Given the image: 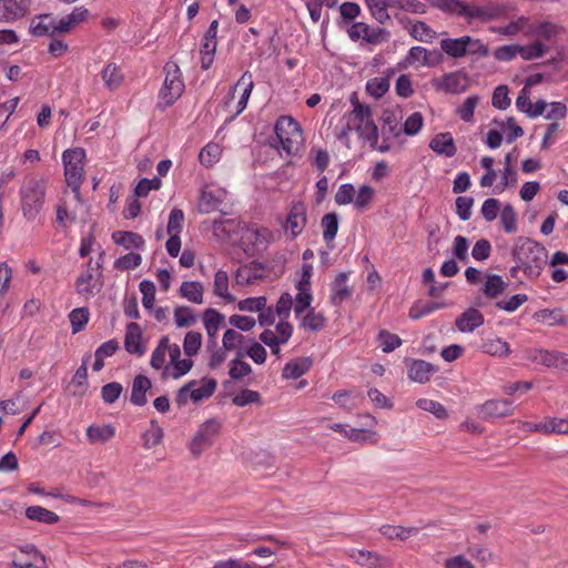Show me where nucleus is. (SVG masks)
<instances>
[{"mask_svg": "<svg viewBox=\"0 0 568 568\" xmlns=\"http://www.w3.org/2000/svg\"><path fill=\"white\" fill-rule=\"evenodd\" d=\"M174 321L176 327H190L197 321L196 315L190 306H176L174 308Z\"/></svg>", "mask_w": 568, "mask_h": 568, "instance_id": "nucleus-46", "label": "nucleus"}, {"mask_svg": "<svg viewBox=\"0 0 568 568\" xmlns=\"http://www.w3.org/2000/svg\"><path fill=\"white\" fill-rule=\"evenodd\" d=\"M124 348L128 353L138 356H142L145 353V346L142 342V329L135 322H131L126 325Z\"/></svg>", "mask_w": 568, "mask_h": 568, "instance_id": "nucleus-18", "label": "nucleus"}, {"mask_svg": "<svg viewBox=\"0 0 568 568\" xmlns=\"http://www.w3.org/2000/svg\"><path fill=\"white\" fill-rule=\"evenodd\" d=\"M262 270L263 265L258 262H253L251 265H242L240 266L234 275L235 283L237 285L244 286L250 284H255L258 280L262 278V275L254 272L253 268Z\"/></svg>", "mask_w": 568, "mask_h": 568, "instance_id": "nucleus-31", "label": "nucleus"}, {"mask_svg": "<svg viewBox=\"0 0 568 568\" xmlns=\"http://www.w3.org/2000/svg\"><path fill=\"white\" fill-rule=\"evenodd\" d=\"M112 240L115 244L123 246L125 250H139L144 246L143 237L135 232L116 231L112 234Z\"/></svg>", "mask_w": 568, "mask_h": 568, "instance_id": "nucleus-33", "label": "nucleus"}, {"mask_svg": "<svg viewBox=\"0 0 568 568\" xmlns=\"http://www.w3.org/2000/svg\"><path fill=\"white\" fill-rule=\"evenodd\" d=\"M378 341L384 353H390L402 345V338L385 329L378 333Z\"/></svg>", "mask_w": 568, "mask_h": 568, "instance_id": "nucleus-63", "label": "nucleus"}, {"mask_svg": "<svg viewBox=\"0 0 568 568\" xmlns=\"http://www.w3.org/2000/svg\"><path fill=\"white\" fill-rule=\"evenodd\" d=\"M102 254L100 258L95 262V273H92L90 270L81 273L75 281V288L80 295L94 296L102 288V282L100 278L102 277Z\"/></svg>", "mask_w": 568, "mask_h": 568, "instance_id": "nucleus-11", "label": "nucleus"}, {"mask_svg": "<svg viewBox=\"0 0 568 568\" xmlns=\"http://www.w3.org/2000/svg\"><path fill=\"white\" fill-rule=\"evenodd\" d=\"M445 306L446 303L444 302H416L409 308L408 315L412 320H419L437 310L444 308Z\"/></svg>", "mask_w": 568, "mask_h": 568, "instance_id": "nucleus-44", "label": "nucleus"}, {"mask_svg": "<svg viewBox=\"0 0 568 568\" xmlns=\"http://www.w3.org/2000/svg\"><path fill=\"white\" fill-rule=\"evenodd\" d=\"M243 85V92L241 94V98L240 100L237 101V110L235 112V114L233 115L236 116L239 114H241L247 106V102H248V99H250V95L252 93V90L254 88V82H253V79H252V73L250 71H245L242 77L239 79V81L236 82V84L234 85L233 90H235L237 87H241Z\"/></svg>", "mask_w": 568, "mask_h": 568, "instance_id": "nucleus-32", "label": "nucleus"}, {"mask_svg": "<svg viewBox=\"0 0 568 568\" xmlns=\"http://www.w3.org/2000/svg\"><path fill=\"white\" fill-rule=\"evenodd\" d=\"M566 29L564 26L555 23L550 20H542L537 23H534L530 27V33L536 37L539 41L546 40V41H552L557 37L565 33Z\"/></svg>", "mask_w": 568, "mask_h": 568, "instance_id": "nucleus-19", "label": "nucleus"}, {"mask_svg": "<svg viewBox=\"0 0 568 568\" xmlns=\"http://www.w3.org/2000/svg\"><path fill=\"white\" fill-rule=\"evenodd\" d=\"M349 556L356 564L366 568H388L392 566V560L389 558L369 550L353 549Z\"/></svg>", "mask_w": 568, "mask_h": 568, "instance_id": "nucleus-17", "label": "nucleus"}, {"mask_svg": "<svg viewBox=\"0 0 568 568\" xmlns=\"http://www.w3.org/2000/svg\"><path fill=\"white\" fill-rule=\"evenodd\" d=\"M469 36L447 38L440 41V49L452 58H463L468 53Z\"/></svg>", "mask_w": 568, "mask_h": 568, "instance_id": "nucleus-24", "label": "nucleus"}, {"mask_svg": "<svg viewBox=\"0 0 568 568\" xmlns=\"http://www.w3.org/2000/svg\"><path fill=\"white\" fill-rule=\"evenodd\" d=\"M214 294L224 298L226 302L232 303L235 297L229 293V275L223 270L216 271L214 275Z\"/></svg>", "mask_w": 568, "mask_h": 568, "instance_id": "nucleus-41", "label": "nucleus"}, {"mask_svg": "<svg viewBox=\"0 0 568 568\" xmlns=\"http://www.w3.org/2000/svg\"><path fill=\"white\" fill-rule=\"evenodd\" d=\"M366 90L372 97L379 99L389 90V80L385 77L373 78L367 81Z\"/></svg>", "mask_w": 568, "mask_h": 568, "instance_id": "nucleus-58", "label": "nucleus"}, {"mask_svg": "<svg viewBox=\"0 0 568 568\" xmlns=\"http://www.w3.org/2000/svg\"><path fill=\"white\" fill-rule=\"evenodd\" d=\"M514 412L513 402L509 399H490L486 400L478 409V415L483 419H491L497 417H506Z\"/></svg>", "mask_w": 568, "mask_h": 568, "instance_id": "nucleus-15", "label": "nucleus"}, {"mask_svg": "<svg viewBox=\"0 0 568 568\" xmlns=\"http://www.w3.org/2000/svg\"><path fill=\"white\" fill-rule=\"evenodd\" d=\"M439 53L437 51L430 53L423 47H413L409 49L406 61L413 63L415 61H423L425 65H435L438 62Z\"/></svg>", "mask_w": 568, "mask_h": 568, "instance_id": "nucleus-38", "label": "nucleus"}, {"mask_svg": "<svg viewBox=\"0 0 568 568\" xmlns=\"http://www.w3.org/2000/svg\"><path fill=\"white\" fill-rule=\"evenodd\" d=\"M506 285L500 275L488 274L481 290L487 297L497 298L504 293Z\"/></svg>", "mask_w": 568, "mask_h": 568, "instance_id": "nucleus-40", "label": "nucleus"}, {"mask_svg": "<svg viewBox=\"0 0 568 568\" xmlns=\"http://www.w3.org/2000/svg\"><path fill=\"white\" fill-rule=\"evenodd\" d=\"M428 146L438 155H444L446 158H453L457 148L455 141L453 139L452 133L442 132L437 133L429 142Z\"/></svg>", "mask_w": 568, "mask_h": 568, "instance_id": "nucleus-21", "label": "nucleus"}, {"mask_svg": "<svg viewBox=\"0 0 568 568\" xmlns=\"http://www.w3.org/2000/svg\"><path fill=\"white\" fill-rule=\"evenodd\" d=\"M481 351L490 356L505 357L509 355L510 346L505 339L495 336L483 342Z\"/></svg>", "mask_w": 568, "mask_h": 568, "instance_id": "nucleus-34", "label": "nucleus"}, {"mask_svg": "<svg viewBox=\"0 0 568 568\" xmlns=\"http://www.w3.org/2000/svg\"><path fill=\"white\" fill-rule=\"evenodd\" d=\"M203 284L197 281H184L180 286L181 296L194 304L203 303Z\"/></svg>", "mask_w": 568, "mask_h": 568, "instance_id": "nucleus-35", "label": "nucleus"}, {"mask_svg": "<svg viewBox=\"0 0 568 568\" xmlns=\"http://www.w3.org/2000/svg\"><path fill=\"white\" fill-rule=\"evenodd\" d=\"M246 237L254 245H267L274 241V233L268 227L253 226L247 229Z\"/></svg>", "mask_w": 568, "mask_h": 568, "instance_id": "nucleus-42", "label": "nucleus"}, {"mask_svg": "<svg viewBox=\"0 0 568 568\" xmlns=\"http://www.w3.org/2000/svg\"><path fill=\"white\" fill-rule=\"evenodd\" d=\"M202 345V335L199 332L190 331L185 334L183 349L186 356L191 357L199 353Z\"/></svg>", "mask_w": 568, "mask_h": 568, "instance_id": "nucleus-55", "label": "nucleus"}, {"mask_svg": "<svg viewBox=\"0 0 568 568\" xmlns=\"http://www.w3.org/2000/svg\"><path fill=\"white\" fill-rule=\"evenodd\" d=\"M348 274L341 272L331 284V303L335 306L341 305L351 297L352 292L347 285Z\"/></svg>", "mask_w": 568, "mask_h": 568, "instance_id": "nucleus-23", "label": "nucleus"}, {"mask_svg": "<svg viewBox=\"0 0 568 568\" xmlns=\"http://www.w3.org/2000/svg\"><path fill=\"white\" fill-rule=\"evenodd\" d=\"M356 132L359 138L369 142L372 148H376L378 142V128L372 119V110L368 106L367 116L356 122Z\"/></svg>", "mask_w": 568, "mask_h": 568, "instance_id": "nucleus-25", "label": "nucleus"}, {"mask_svg": "<svg viewBox=\"0 0 568 568\" xmlns=\"http://www.w3.org/2000/svg\"><path fill=\"white\" fill-rule=\"evenodd\" d=\"M500 224L506 233L517 231V214L510 204L504 206L500 214Z\"/></svg>", "mask_w": 568, "mask_h": 568, "instance_id": "nucleus-59", "label": "nucleus"}, {"mask_svg": "<svg viewBox=\"0 0 568 568\" xmlns=\"http://www.w3.org/2000/svg\"><path fill=\"white\" fill-rule=\"evenodd\" d=\"M169 348V337L163 336L160 338L158 346L152 352L150 365L155 369H161L165 363V355Z\"/></svg>", "mask_w": 568, "mask_h": 568, "instance_id": "nucleus-51", "label": "nucleus"}, {"mask_svg": "<svg viewBox=\"0 0 568 568\" xmlns=\"http://www.w3.org/2000/svg\"><path fill=\"white\" fill-rule=\"evenodd\" d=\"M23 216L34 220L43 207L45 182L34 178L28 179L20 189Z\"/></svg>", "mask_w": 568, "mask_h": 568, "instance_id": "nucleus-3", "label": "nucleus"}, {"mask_svg": "<svg viewBox=\"0 0 568 568\" xmlns=\"http://www.w3.org/2000/svg\"><path fill=\"white\" fill-rule=\"evenodd\" d=\"M480 98L478 95H469L465 99L463 104L456 108V114L464 122H471L474 119V112L476 106L478 105Z\"/></svg>", "mask_w": 568, "mask_h": 568, "instance_id": "nucleus-48", "label": "nucleus"}, {"mask_svg": "<svg viewBox=\"0 0 568 568\" xmlns=\"http://www.w3.org/2000/svg\"><path fill=\"white\" fill-rule=\"evenodd\" d=\"M165 79L159 93V99L164 106L172 105L183 93L184 82L179 65L168 62L164 65Z\"/></svg>", "mask_w": 568, "mask_h": 568, "instance_id": "nucleus-6", "label": "nucleus"}, {"mask_svg": "<svg viewBox=\"0 0 568 568\" xmlns=\"http://www.w3.org/2000/svg\"><path fill=\"white\" fill-rule=\"evenodd\" d=\"M323 239L326 243L332 242L338 232V215L335 212L327 213L322 217Z\"/></svg>", "mask_w": 568, "mask_h": 568, "instance_id": "nucleus-45", "label": "nucleus"}, {"mask_svg": "<svg viewBox=\"0 0 568 568\" xmlns=\"http://www.w3.org/2000/svg\"><path fill=\"white\" fill-rule=\"evenodd\" d=\"M142 293V305L145 310H152L155 302V285L152 281L143 280L139 284Z\"/></svg>", "mask_w": 568, "mask_h": 568, "instance_id": "nucleus-61", "label": "nucleus"}, {"mask_svg": "<svg viewBox=\"0 0 568 568\" xmlns=\"http://www.w3.org/2000/svg\"><path fill=\"white\" fill-rule=\"evenodd\" d=\"M409 33L415 40L420 42H432L436 37V32L424 21L414 23Z\"/></svg>", "mask_w": 568, "mask_h": 568, "instance_id": "nucleus-50", "label": "nucleus"}, {"mask_svg": "<svg viewBox=\"0 0 568 568\" xmlns=\"http://www.w3.org/2000/svg\"><path fill=\"white\" fill-rule=\"evenodd\" d=\"M220 155L221 150L219 145L214 143H209L201 150L199 154V161L202 165L210 168L219 161Z\"/></svg>", "mask_w": 568, "mask_h": 568, "instance_id": "nucleus-57", "label": "nucleus"}, {"mask_svg": "<svg viewBox=\"0 0 568 568\" xmlns=\"http://www.w3.org/2000/svg\"><path fill=\"white\" fill-rule=\"evenodd\" d=\"M382 535L387 537L388 539H400L406 540L412 536H416L419 531L418 527L415 526H392V525H383L379 528Z\"/></svg>", "mask_w": 568, "mask_h": 568, "instance_id": "nucleus-37", "label": "nucleus"}, {"mask_svg": "<svg viewBox=\"0 0 568 568\" xmlns=\"http://www.w3.org/2000/svg\"><path fill=\"white\" fill-rule=\"evenodd\" d=\"M26 516L30 520L39 521V523H43V524H48V525H54L60 520V517L55 513H53L42 506L28 507L26 509Z\"/></svg>", "mask_w": 568, "mask_h": 568, "instance_id": "nucleus-36", "label": "nucleus"}, {"mask_svg": "<svg viewBox=\"0 0 568 568\" xmlns=\"http://www.w3.org/2000/svg\"><path fill=\"white\" fill-rule=\"evenodd\" d=\"M558 356L559 351L536 349L531 355V359L535 363L544 365L548 368H556V366H558Z\"/></svg>", "mask_w": 568, "mask_h": 568, "instance_id": "nucleus-49", "label": "nucleus"}, {"mask_svg": "<svg viewBox=\"0 0 568 568\" xmlns=\"http://www.w3.org/2000/svg\"><path fill=\"white\" fill-rule=\"evenodd\" d=\"M306 224L307 207L305 203L302 201L293 202L283 224L284 231L288 233L292 239H295L302 234Z\"/></svg>", "mask_w": 568, "mask_h": 568, "instance_id": "nucleus-10", "label": "nucleus"}, {"mask_svg": "<svg viewBox=\"0 0 568 568\" xmlns=\"http://www.w3.org/2000/svg\"><path fill=\"white\" fill-rule=\"evenodd\" d=\"M298 292L293 300L294 313L298 317L304 312H307L311 307L313 295L308 288H296Z\"/></svg>", "mask_w": 568, "mask_h": 568, "instance_id": "nucleus-47", "label": "nucleus"}, {"mask_svg": "<svg viewBox=\"0 0 568 568\" xmlns=\"http://www.w3.org/2000/svg\"><path fill=\"white\" fill-rule=\"evenodd\" d=\"M152 383L145 375H136L132 382L130 402L135 406H144L148 403L146 393L151 389Z\"/></svg>", "mask_w": 568, "mask_h": 568, "instance_id": "nucleus-22", "label": "nucleus"}, {"mask_svg": "<svg viewBox=\"0 0 568 568\" xmlns=\"http://www.w3.org/2000/svg\"><path fill=\"white\" fill-rule=\"evenodd\" d=\"M484 315L474 307L467 308L455 321L457 329L462 333H471L484 324Z\"/></svg>", "mask_w": 568, "mask_h": 568, "instance_id": "nucleus-20", "label": "nucleus"}, {"mask_svg": "<svg viewBox=\"0 0 568 568\" xmlns=\"http://www.w3.org/2000/svg\"><path fill=\"white\" fill-rule=\"evenodd\" d=\"M31 4L32 0H0V21L12 23L24 18Z\"/></svg>", "mask_w": 568, "mask_h": 568, "instance_id": "nucleus-14", "label": "nucleus"}, {"mask_svg": "<svg viewBox=\"0 0 568 568\" xmlns=\"http://www.w3.org/2000/svg\"><path fill=\"white\" fill-rule=\"evenodd\" d=\"M408 378L415 383L425 384L429 382L437 367L423 359H406Z\"/></svg>", "mask_w": 568, "mask_h": 568, "instance_id": "nucleus-16", "label": "nucleus"}, {"mask_svg": "<svg viewBox=\"0 0 568 568\" xmlns=\"http://www.w3.org/2000/svg\"><path fill=\"white\" fill-rule=\"evenodd\" d=\"M72 333L77 334L84 328L89 321V311L85 307L74 308L70 315Z\"/></svg>", "mask_w": 568, "mask_h": 568, "instance_id": "nucleus-60", "label": "nucleus"}, {"mask_svg": "<svg viewBox=\"0 0 568 568\" xmlns=\"http://www.w3.org/2000/svg\"><path fill=\"white\" fill-rule=\"evenodd\" d=\"M347 34L354 42L362 39L369 44H379L387 40L389 32L383 28L372 29L365 22H355L348 28Z\"/></svg>", "mask_w": 568, "mask_h": 568, "instance_id": "nucleus-12", "label": "nucleus"}, {"mask_svg": "<svg viewBox=\"0 0 568 568\" xmlns=\"http://www.w3.org/2000/svg\"><path fill=\"white\" fill-rule=\"evenodd\" d=\"M312 366V359L308 357H301L293 361H290L285 364L282 371V377L284 379H295L303 376L306 372L310 371Z\"/></svg>", "mask_w": 568, "mask_h": 568, "instance_id": "nucleus-27", "label": "nucleus"}, {"mask_svg": "<svg viewBox=\"0 0 568 568\" xmlns=\"http://www.w3.org/2000/svg\"><path fill=\"white\" fill-rule=\"evenodd\" d=\"M433 85L438 91H444L450 94H458L465 92L469 87L468 75L462 71H454L444 74L440 80H434Z\"/></svg>", "mask_w": 568, "mask_h": 568, "instance_id": "nucleus-13", "label": "nucleus"}, {"mask_svg": "<svg viewBox=\"0 0 568 568\" xmlns=\"http://www.w3.org/2000/svg\"><path fill=\"white\" fill-rule=\"evenodd\" d=\"M430 6L440 10L442 12L464 18L466 14L467 2L462 0H430Z\"/></svg>", "mask_w": 568, "mask_h": 568, "instance_id": "nucleus-29", "label": "nucleus"}, {"mask_svg": "<svg viewBox=\"0 0 568 568\" xmlns=\"http://www.w3.org/2000/svg\"><path fill=\"white\" fill-rule=\"evenodd\" d=\"M101 78L105 88L110 91L116 90L123 82L124 75L121 68L114 63L109 62L101 71Z\"/></svg>", "mask_w": 568, "mask_h": 568, "instance_id": "nucleus-28", "label": "nucleus"}, {"mask_svg": "<svg viewBox=\"0 0 568 568\" xmlns=\"http://www.w3.org/2000/svg\"><path fill=\"white\" fill-rule=\"evenodd\" d=\"M511 254L527 277L537 278L541 274L547 258L545 246L531 239L519 237Z\"/></svg>", "mask_w": 568, "mask_h": 568, "instance_id": "nucleus-1", "label": "nucleus"}, {"mask_svg": "<svg viewBox=\"0 0 568 568\" xmlns=\"http://www.w3.org/2000/svg\"><path fill=\"white\" fill-rule=\"evenodd\" d=\"M365 2L372 17L379 23L384 24L390 19L388 8L383 0H365Z\"/></svg>", "mask_w": 568, "mask_h": 568, "instance_id": "nucleus-52", "label": "nucleus"}, {"mask_svg": "<svg viewBox=\"0 0 568 568\" xmlns=\"http://www.w3.org/2000/svg\"><path fill=\"white\" fill-rule=\"evenodd\" d=\"M375 191L369 185H362L357 191L356 197H354V207L357 211H364L374 197Z\"/></svg>", "mask_w": 568, "mask_h": 568, "instance_id": "nucleus-62", "label": "nucleus"}, {"mask_svg": "<svg viewBox=\"0 0 568 568\" xmlns=\"http://www.w3.org/2000/svg\"><path fill=\"white\" fill-rule=\"evenodd\" d=\"M532 318L542 324H547L548 326L555 325H566L568 323V317L562 314L560 308L549 310L542 308L534 313Z\"/></svg>", "mask_w": 568, "mask_h": 568, "instance_id": "nucleus-30", "label": "nucleus"}, {"mask_svg": "<svg viewBox=\"0 0 568 568\" xmlns=\"http://www.w3.org/2000/svg\"><path fill=\"white\" fill-rule=\"evenodd\" d=\"M292 307H294L293 297L288 292H284L281 294L274 312L281 321H286L291 315Z\"/></svg>", "mask_w": 568, "mask_h": 568, "instance_id": "nucleus-64", "label": "nucleus"}, {"mask_svg": "<svg viewBox=\"0 0 568 568\" xmlns=\"http://www.w3.org/2000/svg\"><path fill=\"white\" fill-rule=\"evenodd\" d=\"M89 358H90V356H87L82 359L81 366L75 371V373L73 375L72 384L79 388V390L74 392V394H77V395H83L87 392V388H88L87 364H88Z\"/></svg>", "mask_w": 568, "mask_h": 568, "instance_id": "nucleus-54", "label": "nucleus"}, {"mask_svg": "<svg viewBox=\"0 0 568 568\" xmlns=\"http://www.w3.org/2000/svg\"><path fill=\"white\" fill-rule=\"evenodd\" d=\"M246 343V337L235 329L227 328L222 338V346L224 351H234L237 346H243Z\"/></svg>", "mask_w": 568, "mask_h": 568, "instance_id": "nucleus-56", "label": "nucleus"}, {"mask_svg": "<svg viewBox=\"0 0 568 568\" xmlns=\"http://www.w3.org/2000/svg\"><path fill=\"white\" fill-rule=\"evenodd\" d=\"M30 30L36 37L53 38L55 36L54 18L50 13L39 14L32 19Z\"/></svg>", "mask_w": 568, "mask_h": 568, "instance_id": "nucleus-26", "label": "nucleus"}, {"mask_svg": "<svg viewBox=\"0 0 568 568\" xmlns=\"http://www.w3.org/2000/svg\"><path fill=\"white\" fill-rule=\"evenodd\" d=\"M546 45L540 41H536L528 45H518V54L524 60H534L541 58L546 53Z\"/></svg>", "mask_w": 568, "mask_h": 568, "instance_id": "nucleus-53", "label": "nucleus"}, {"mask_svg": "<svg viewBox=\"0 0 568 568\" xmlns=\"http://www.w3.org/2000/svg\"><path fill=\"white\" fill-rule=\"evenodd\" d=\"M115 435V428L112 425H91L87 428L88 439L95 443H106Z\"/></svg>", "mask_w": 568, "mask_h": 568, "instance_id": "nucleus-39", "label": "nucleus"}, {"mask_svg": "<svg viewBox=\"0 0 568 568\" xmlns=\"http://www.w3.org/2000/svg\"><path fill=\"white\" fill-rule=\"evenodd\" d=\"M221 432V423L211 418L202 423L190 443V450L194 457H199L204 449L211 447Z\"/></svg>", "mask_w": 568, "mask_h": 568, "instance_id": "nucleus-9", "label": "nucleus"}, {"mask_svg": "<svg viewBox=\"0 0 568 568\" xmlns=\"http://www.w3.org/2000/svg\"><path fill=\"white\" fill-rule=\"evenodd\" d=\"M85 151L82 148L65 150L62 153L67 184L79 195L83 181Z\"/></svg>", "mask_w": 568, "mask_h": 568, "instance_id": "nucleus-5", "label": "nucleus"}, {"mask_svg": "<svg viewBox=\"0 0 568 568\" xmlns=\"http://www.w3.org/2000/svg\"><path fill=\"white\" fill-rule=\"evenodd\" d=\"M275 135L287 155H296L304 142L300 123L290 115H282L275 123Z\"/></svg>", "mask_w": 568, "mask_h": 568, "instance_id": "nucleus-2", "label": "nucleus"}, {"mask_svg": "<svg viewBox=\"0 0 568 568\" xmlns=\"http://www.w3.org/2000/svg\"><path fill=\"white\" fill-rule=\"evenodd\" d=\"M197 384L199 382L191 381L179 389L175 397V403L179 407L185 406L189 402V398L194 403H199L202 399L211 397L217 386V383L214 378H203L200 382V386L195 387Z\"/></svg>", "mask_w": 568, "mask_h": 568, "instance_id": "nucleus-7", "label": "nucleus"}, {"mask_svg": "<svg viewBox=\"0 0 568 568\" xmlns=\"http://www.w3.org/2000/svg\"><path fill=\"white\" fill-rule=\"evenodd\" d=\"M349 101L353 105V110L342 116L337 125L338 131L336 133V138L347 148H349V133L353 130L356 131V122L362 121L363 118L367 116L368 112V105L362 104L355 92L351 95Z\"/></svg>", "mask_w": 568, "mask_h": 568, "instance_id": "nucleus-8", "label": "nucleus"}, {"mask_svg": "<svg viewBox=\"0 0 568 568\" xmlns=\"http://www.w3.org/2000/svg\"><path fill=\"white\" fill-rule=\"evenodd\" d=\"M325 324V316L320 312H315L314 308H310L303 316L300 326L311 332H320Z\"/></svg>", "mask_w": 568, "mask_h": 568, "instance_id": "nucleus-43", "label": "nucleus"}, {"mask_svg": "<svg viewBox=\"0 0 568 568\" xmlns=\"http://www.w3.org/2000/svg\"><path fill=\"white\" fill-rule=\"evenodd\" d=\"M508 14V7L493 0L483 2H467L465 20L468 23H487L505 18Z\"/></svg>", "mask_w": 568, "mask_h": 568, "instance_id": "nucleus-4", "label": "nucleus"}]
</instances>
